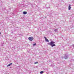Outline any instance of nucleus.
Listing matches in <instances>:
<instances>
[{
	"mask_svg": "<svg viewBox=\"0 0 74 74\" xmlns=\"http://www.w3.org/2000/svg\"><path fill=\"white\" fill-rule=\"evenodd\" d=\"M54 32H58V29H55L54 30Z\"/></svg>",
	"mask_w": 74,
	"mask_h": 74,
	"instance_id": "nucleus-8",
	"label": "nucleus"
},
{
	"mask_svg": "<svg viewBox=\"0 0 74 74\" xmlns=\"http://www.w3.org/2000/svg\"><path fill=\"white\" fill-rule=\"evenodd\" d=\"M71 5H69V10H70V9H71Z\"/></svg>",
	"mask_w": 74,
	"mask_h": 74,
	"instance_id": "nucleus-5",
	"label": "nucleus"
},
{
	"mask_svg": "<svg viewBox=\"0 0 74 74\" xmlns=\"http://www.w3.org/2000/svg\"><path fill=\"white\" fill-rule=\"evenodd\" d=\"M73 45L74 46V45Z\"/></svg>",
	"mask_w": 74,
	"mask_h": 74,
	"instance_id": "nucleus-12",
	"label": "nucleus"
},
{
	"mask_svg": "<svg viewBox=\"0 0 74 74\" xmlns=\"http://www.w3.org/2000/svg\"><path fill=\"white\" fill-rule=\"evenodd\" d=\"M12 64V63H10L7 66V67H8V66H11Z\"/></svg>",
	"mask_w": 74,
	"mask_h": 74,
	"instance_id": "nucleus-7",
	"label": "nucleus"
},
{
	"mask_svg": "<svg viewBox=\"0 0 74 74\" xmlns=\"http://www.w3.org/2000/svg\"><path fill=\"white\" fill-rule=\"evenodd\" d=\"M55 43V42H53V41H51V42L48 44V45H50L51 47H55L56 46V45L54 44Z\"/></svg>",
	"mask_w": 74,
	"mask_h": 74,
	"instance_id": "nucleus-1",
	"label": "nucleus"
},
{
	"mask_svg": "<svg viewBox=\"0 0 74 74\" xmlns=\"http://www.w3.org/2000/svg\"><path fill=\"white\" fill-rule=\"evenodd\" d=\"M44 38L45 39V40L47 42H49V40H48L47 39V38H46V37H45Z\"/></svg>",
	"mask_w": 74,
	"mask_h": 74,
	"instance_id": "nucleus-4",
	"label": "nucleus"
},
{
	"mask_svg": "<svg viewBox=\"0 0 74 74\" xmlns=\"http://www.w3.org/2000/svg\"><path fill=\"white\" fill-rule=\"evenodd\" d=\"M23 14H25V15H26V14H27V12H23Z\"/></svg>",
	"mask_w": 74,
	"mask_h": 74,
	"instance_id": "nucleus-6",
	"label": "nucleus"
},
{
	"mask_svg": "<svg viewBox=\"0 0 74 74\" xmlns=\"http://www.w3.org/2000/svg\"><path fill=\"white\" fill-rule=\"evenodd\" d=\"M36 45V43H35L33 44V46H35V45Z\"/></svg>",
	"mask_w": 74,
	"mask_h": 74,
	"instance_id": "nucleus-11",
	"label": "nucleus"
},
{
	"mask_svg": "<svg viewBox=\"0 0 74 74\" xmlns=\"http://www.w3.org/2000/svg\"><path fill=\"white\" fill-rule=\"evenodd\" d=\"M64 58L65 59H68L69 58V55H65L64 57Z\"/></svg>",
	"mask_w": 74,
	"mask_h": 74,
	"instance_id": "nucleus-2",
	"label": "nucleus"
},
{
	"mask_svg": "<svg viewBox=\"0 0 74 74\" xmlns=\"http://www.w3.org/2000/svg\"><path fill=\"white\" fill-rule=\"evenodd\" d=\"M38 63V62H34V64H37Z\"/></svg>",
	"mask_w": 74,
	"mask_h": 74,
	"instance_id": "nucleus-9",
	"label": "nucleus"
},
{
	"mask_svg": "<svg viewBox=\"0 0 74 74\" xmlns=\"http://www.w3.org/2000/svg\"><path fill=\"white\" fill-rule=\"evenodd\" d=\"M29 40L30 41H33V37H29L28 38Z\"/></svg>",
	"mask_w": 74,
	"mask_h": 74,
	"instance_id": "nucleus-3",
	"label": "nucleus"
},
{
	"mask_svg": "<svg viewBox=\"0 0 74 74\" xmlns=\"http://www.w3.org/2000/svg\"><path fill=\"white\" fill-rule=\"evenodd\" d=\"M44 73V71H41L40 72V74H42Z\"/></svg>",
	"mask_w": 74,
	"mask_h": 74,
	"instance_id": "nucleus-10",
	"label": "nucleus"
}]
</instances>
